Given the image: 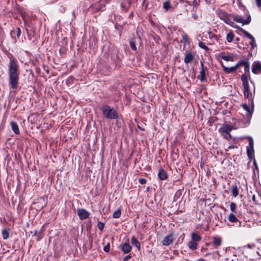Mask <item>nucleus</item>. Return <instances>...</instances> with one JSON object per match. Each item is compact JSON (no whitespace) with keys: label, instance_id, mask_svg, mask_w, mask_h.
<instances>
[{"label":"nucleus","instance_id":"obj_31","mask_svg":"<svg viewBox=\"0 0 261 261\" xmlns=\"http://www.w3.org/2000/svg\"><path fill=\"white\" fill-rule=\"evenodd\" d=\"M221 59L226 61H233V58L229 55H223L221 56Z\"/></svg>","mask_w":261,"mask_h":261},{"label":"nucleus","instance_id":"obj_62","mask_svg":"<svg viewBox=\"0 0 261 261\" xmlns=\"http://www.w3.org/2000/svg\"><path fill=\"white\" fill-rule=\"evenodd\" d=\"M236 40H239V38H236Z\"/></svg>","mask_w":261,"mask_h":261},{"label":"nucleus","instance_id":"obj_29","mask_svg":"<svg viewBox=\"0 0 261 261\" xmlns=\"http://www.w3.org/2000/svg\"><path fill=\"white\" fill-rule=\"evenodd\" d=\"M247 75L246 74H244L241 76V80L243 83V86H246L248 84Z\"/></svg>","mask_w":261,"mask_h":261},{"label":"nucleus","instance_id":"obj_39","mask_svg":"<svg viewBox=\"0 0 261 261\" xmlns=\"http://www.w3.org/2000/svg\"><path fill=\"white\" fill-rule=\"evenodd\" d=\"M97 227L98 229L102 231L105 227V223L101 222H98Z\"/></svg>","mask_w":261,"mask_h":261},{"label":"nucleus","instance_id":"obj_16","mask_svg":"<svg viewBox=\"0 0 261 261\" xmlns=\"http://www.w3.org/2000/svg\"><path fill=\"white\" fill-rule=\"evenodd\" d=\"M228 221L231 223H238V224L237 225L238 227L241 226V222H240L239 219L235 216V215L233 213H230L228 217Z\"/></svg>","mask_w":261,"mask_h":261},{"label":"nucleus","instance_id":"obj_51","mask_svg":"<svg viewBox=\"0 0 261 261\" xmlns=\"http://www.w3.org/2000/svg\"><path fill=\"white\" fill-rule=\"evenodd\" d=\"M132 257V255L129 254V255H127L126 256H125L123 258V261H127L130 258Z\"/></svg>","mask_w":261,"mask_h":261},{"label":"nucleus","instance_id":"obj_7","mask_svg":"<svg viewBox=\"0 0 261 261\" xmlns=\"http://www.w3.org/2000/svg\"><path fill=\"white\" fill-rule=\"evenodd\" d=\"M175 239L173 233L171 232L164 238L162 241V244L164 246H169L173 243Z\"/></svg>","mask_w":261,"mask_h":261},{"label":"nucleus","instance_id":"obj_13","mask_svg":"<svg viewBox=\"0 0 261 261\" xmlns=\"http://www.w3.org/2000/svg\"><path fill=\"white\" fill-rule=\"evenodd\" d=\"M244 88V95L245 98H248L249 101L253 99L252 94L250 92L249 86V85H247L246 86H243Z\"/></svg>","mask_w":261,"mask_h":261},{"label":"nucleus","instance_id":"obj_28","mask_svg":"<svg viewBox=\"0 0 261 261\" xmlns=\"http://www.w3.org/2000/svg\"><path fill=\"white\" fill-rule=\"evenodd\" d=\"M247 61L248 60H241L238 63H237L235 65V67L236 69L237 70L241 66H244V65L246 64Z\"/></svg>","mask_w":261,"mask_h":261},{"label":"nucleus","instance_id":"obj_25","mask_svg":"<svg viewBox=\"0 0 261 261\" xmlns=\"http://www.w3.org/2000/svg\"><path fill=\"white\" fill-rule=\"evenodd\" d=\"M2 235L4 240H7L9 237V230L8 229H4L2 231Z\"/></svg>","mask_w":261,"mask_h":261},{"label":"nucleus","instance_id":"obj_49","mask_svg":"<svg viewBox=\"0 0 261 261\" xmlns=\"http://www.w3.org/2000/svg\"><path fill=\"white\" fill-rule=\"evenodd\" d=\"M192 17L193 18L194 21H196L198 19V16L196 13H194L192 14Z\"/></svg>","mask_w":261,"mask_h":261},{"label":"nucleus","instance_id":"obj_15","mask_svg":"<svg viewBox=\"0 0 261 261\" xmlns=\"http://www.w3.org/2000/svg\"><path fill=\"white\" fill-rule=\"evenodd\" d=\"M132 2L129 0H124L121 3V8L122 9V10L125 12H127L131 6Z\"/></svg>","mask_w":261,"mask_h":261},{"label":"nucleus","instance_id":"obj_58","mask_svg":"<svg viewBox=\"0 0 261 261\" xmlns=\"http://www.w3.org/2000/svg\"><path fill=\"white\" fill-rule=\"evenodd\" d=\"M138 128L140 129V130H144V129H143L142 127H141L139 125H138Z\"/></svg>","mask_w":261,"mask_h":261},{"label":"nucleus","instance_id":"obj_17","mask_svg":"<svg viewBox=\"0 0 261 261\" xmlns=\"http://www.w3.org/2000/svg\"><path fill=\"white\" fill-rule=\"evenodd\" d=\"M221 65L222 67L223 71L226 73H227V74L233 72L237 70V69L235 67V66L231 67H227L223 65V63L222 61L221 62Z\"/></svg>","mask_w":261,"mask_h":261},{"label":"nucleus","instance_id":"obj_61","mask_svg":"<svg viewBox=\"0 0 261 261\" xmlns=\"http://www.w3.org/2000/svg\"><path fill=\"white\" fill-rule=\"evenodd\" d=\"M258 196L261 198V194L258 193Z\"/></svg>","mask_w":261,"mask_h":261},{"label":"nucleus","instance_id":"obj_55","mask_svg":"<svg viewBox=\"0 0 261 261\" xmlns=\"http://www.w3.org/2000/svg\"><path fill=\"white\" fill-rule=\"evenodd\" d=\"M37 241H39L41 239V237H40L39 235L37 236Z\"/></svg>","mask_w":261,"mask_h":261},{"label":"nucleus","instance_id":"obj_60","mask_svg":"<svg viewBox=\"0 0 261 261\" xmlns=\"http://www.w3.org/2000/svg\"><path fill=\"white\" fill-rule=\"evenodd\" d=\"M212 254L211 253H206L205 256H207V255H211Z\"/></svg>","mask_w":261,"mask_h":261},{"label":"nucleus","instance_id":"obj_43","mask_svg":"<svg viewBox=\"0 0 261 261\" xmlns=\"http://www.w3.org/2000/svg\"><path fill=\"white\" fill-rule=\"evenodd\" d=\"M143 7H144V10H146L148 7V3L146 2V0H143L142 3Z\"/></svg>","mask_w":261,"mask_h":261},{"label":"nucleus","instance_id":"obj_22","mask_svg":"<svg viewBox=\"0 0 261 261\" xmlns=\"http://www.w3.org/2000/svg\"><path fill=\"white\" fill-rule=\"evenodd\" d=\"M191 241L197 242L201 241L202 238L197 233L192 232L191 233Z\"/></svg>","mask_w":261,"mask_h":261},{"label":"nucleus","instance_id":"obj_10","mask_svg":"<svg viewBox=\"0 0 261 261\" xmlns=\"http://www.w3.org/2000/svg\"><path fill=\"white\" fill-rule=\"evenodd\" d=\"M77 214L79 218L82 220L88 218L89 216V213L84 208H78Z\"/></svg>","mask_w":261,"mask_h":261},{"label":"nucleus","instance_id":"obj_33","mask_svg":"<svg viewBox=\"0 0 261 261\" xmlns=\"http://www.w3.org/2000/svg\"><path fill=\"white\" fill-rule=\"evenodd\" d=\"M198 46L203 49H204L205 51H208L209 50V48L204 43H203L202 41H199L198 42Z\"/></svg>","mask_w":261,"mask_h":261},{"label":"nucleus","instance_id":"obj_20","mask_svg":"<svg viewBox=\"0 0 261 261\" xmlns=\"http://www.w3.org/2000/svg\"><path fill=\"white\" fill-rule=\"evenodd\" d=\"M130 242H131V244L133 246H135L137 248L138 250L139 251L140 250V249H141L140 243L138 241V240L136 238V237L135 236H133L131 238Z\"/></svg>","mask_w":261,"mask_h":261},{"label":"nucleus","instance_id":"obj_21","mask_svg":"<svg viewBox=\"0 0 261 261\" xmlns=\"http://www.w3.org/2000/svg\"><path fill=\"white\" fill-rule=\"evenodd\" d=\"M231 188L232 195L234 197H236L237 196H238V195H239V190H238L237 185L236 184L232 185Z\"/></svg>","mask_w":261,"mask_h":261},{"label":"nucleus","instance_id":"obj_18","mask_svg":"<svg viewBox=\"0 0 261 261\" xmlns=\"http://www.w3.org/2000/svg\"><path fill=\"white\" fill-rule=\"evenodd\" d=\"M21 31L19 28H16L15 29H13L10 32V35L12 37L15 38L17 36L19 38L21 35Z\"/></svg>","mask_w":261,"mask_h":261},{"label":"nucleus","instance_id":"obj_36","mask_svg":"<svg viewBox=\"0 0 261 261\" xmlns=\"http://www.w3.org/2000/svg\"><path fill=\"white\" fill-rule=\"evenodd\" d=\"M244 71L245 73H249V70H250V63L248 60L246 63V64L244 65Z\"/></svg>","mask_w":261,"mask_h":261},{"label":"nucleus","instance_id":"obj_50","mask_svg":"<svg viewBox=\"0 0 261 261\" xmlns=\"http://www.w3.org/2000/svg\"><path fill=\"white\" fill-rule=\"evenodd\" d=\"M255 4L258 8L261 7V0H255Z\"/></svg>","mask_w":261,"mask_h":261},{"label":"nucleus","instance_id":"obj_4","mask_svg":"<svg viewBox=\"0 0 261 261\" xmlns=\"http://www.w3.org/2000/svg\"><path fill=\"white\" fill-rule=\"evenodd\" d=\"M237 28L240 32L243 33L246 37L251 40L249 44L251 45V48H253L256 46L255 40L252 35L240 27H237Z\"/></svg>","mask_w":261,"mask_h":261},{"label":"nucleus","instance_id":"obj_26","mask_svg":"<svg viewBox=\"0 0 261 261\" xmlns=\"http://www.w3.org/2000/svg\"><path fill=\"white\" fill-rule=\"evenodd\" d=\"M254 153V149L251 150L249 147H247V154L249 160V162H250L253 158V154Z\"/></svg>","mask_w":261,"mask_h":261},{"label":"nucleus","instance_id":"obj_30","mask_svg":"<svg viewBox=\"0 0 261 261\" xmlns=\"http://www.w3.org/2000/svg\"><path fill=\"white\" fill-rule=\"evenodd\" d=\"M234 38V35L232 31H230L227 34V37L226 39L227 41L228 42H231L233 40V39Z\"/></svg>","mask_w":261,"mask_h":261},{"label":"nucleus","instance_id":"obj_2","mask_svg":"<svg viewBox=\"0 0 261 261\" xmlns=\"http://www.w3.org/2000/svg\"><path fill=\"white\" fill-rule=\"evenodd\" d=\"M218 15L221 20L230 25H231V23H233V22L231 20V18H232L233 21L242 23L243 25L249 24L251 20V17L250 15L246 19H243L242 18L238 17V15L228 13L226 11L222 9L218 10Z\"/></svg>","mask_w":261,"mask_h":261},{"label":"nucleus","instance_id":"obj_37","mask_svg":"<svg viewBox=\"0 0 261 261\" xmlns=\"http://www.w3.org/2000/svg\"><path fill=\"white\" fill-rule=\"evenodd\" d=\"M249 141V146L248 147L250 148L251 150H253L254 149V141L253 139L251 137H249L248 139Z\"/></svg>","mask_w":261,"mask_h":261},{"label":"nucleus","instance_id":"obj_3","mask_svg":"<svg viewBox=\"0 0 261 261\" xmlns=\"http://www.w3.org/2000/svg\"><path fill=\"white\" fill-rule=\"evenodd\" d=\"M102 114L106 119H118L119 115L117 111L108 105H103L101 107Z\"/></svg>","mask_w":261,"mask_h":261},{"label":"nucleus","instance_id":"obj_12","mask_svg":"<svg viewBox=\"0 0 261 261\" xmlns=\"http://www.w3.org/2000/svg\"><path fill=\"white\" fill-rule=\"evenodd\" d=\"M252 72L254 74H260L261 73V63L259 61L254 62L252 65Z\"/></svg>","mask_w":261,"mask_h":261},{"label":"nucleus","instance_id":"obj_45","mask_svg":"<svg viewBox=\"0 0 261 261\" xmlns=\"http://www.w3.org/2000/svg\"><path fill=\"white\" fill-rule=\"evenodd\" d=\"M147 182V180L145 178H141L139 179V182L141 185L145 184Z\"/></svg>","mask_w":261,"mask_h":261},{"label":"nucleus","instance_id":"obj_8","mask_svg":"<svg viewBox=\"0 0 261 261\" xmlns=\"http://www.w3.org/2000/svg\"><path fill=\"white\" fill-rule=\"evenodd\" d=\"M119 248L124 254L129 253L131 251L132 249V246L129 244L128 239H127L125 243L121 244Z\"/></svg>","mask_w":261,"mask_h":261},{"label":"nucleus","instance_id":"obj_9","mask_svg":"<svg viewBox=\"0 0 261 261\" xmlns=\"http://www.w3.org/2000/svg\"><path fill=\"white\" fill-rule=\"evenodd\" d=\"M195 58L194 53L191 51H187L185 54L184 62L186 64L191 63Z\"/></svg>","mask_w":261,"mask_h":261},{"label":"nucleus","instance_id":"obj_40","mask_svg":"<svg viewBox=\"0 0 261 261\" xmlns=\"http://www.w3.org/2000/svg\"><path fill=\"white\" fill-rule=\"evenodd\" d=\"M222 135H223L224 137L227 140H230L231 139V136L230 133H226Z\"/></svg>","mask_w":261,"mask_h":261},{"label":"nucleus","instance_id":"obj_59","mask_svg":"<svg viewBox=\"0 0 261 261\" xmlns=\"http://www.w3.org/2000/svg\"><path fill=\"white\" fill-rule=\"evenodd\" d=\"M247 247L249 248H250V249L252 248V247H251V246L250 244H248L247 245Z\"/></svg>","mask_w":261,"mask_h":261},{"label":"nucleus","instance_id":"obj_32","mask_svg":"<svg viewBox=\"0 0 261 261\" xmlns=\"http://www.w3.org/2000/svg\"><path fill=\"white\" fill-rule=\"evenodd\" d=\"M129 46L131 48V49L134 51H136L137 48V46L136 45V42L133 40H130L129 41Z\"/></svg>","mask_w":261,"mask_h":261},{"label":"nucleus","instance_id":"obj_54","mask_svg":"<svg viewBox=\"0 0 261 261\" xmlns=\"http://www.w3.org/2000/svg\"><path fill=\"white\" fill-rule=\"evenodd\" d=\"M39 233L38 232V230H35L34 231V233L33 236H37L39 235Z\"/></svg>","mask_w":261,"mask_h":261},{"label":"nucleus","instance_id":"obj_56","mask_svg":"<svg viewBox=\"0 0 261 261\" xmlns=\"http://www.w3.org/2000/svg\"><path fill=\"white\" fill-rule=\"evenodd\" d=\"M186 3L190 6H192V2L187 1Z\"/></svg>","mask_w":261,"mask_h":261},{"label":"nucleus","instance_id":"obj_57","mask_svg":"<svg viewBox=\"0 0 261 261\" xmlns=\"http://www.w3.org/2000/svg\"><path fill=\"white\" fill-rule=\"evenodd\" d=\"M36 71L38 73H39V72H40V69H39V68H36Z\"/></svg>","mask_w":261,"mask_h":261},{"label":"nucleus","instance_id":"obj_35","mask_svg":"<svg viewBox=\"0 0 261 261\" xmlns=\"http://www.w3.org/2000/svg\"><path fill=\"white\" fill-rule=\"evenodd\" d=\"M181 195V191L180 190H178L174 196V201H176L179 199Z\"/></svg>","mask_w":261,"mask_h":261},{"label":"nucleus","instance_id":"obj_23","mask_svg":"<svg viewBox=\"0 0 261 261\" xmlns=\"http://www.w3.org/2000/svg\"><path fill=\"white\" fill-rule=\"evenodd\" d=\"M213 244L215 246H220L221 245V239L219 237H215L213 238Z\"/></svg>","mask_w":261,"mask_h":261},{"label":"nucleus","instance_id":"obj_46","mask_svg":"<svg viewBox=\"0 0 261 261\" xmlns=\"http://www.w3.org/2000/svg\"><path fill=\"white\" fill-rule=\"evenodd\" d=\"M199 5V1H197V0H193L192 2V6L194 7H197Z\"/></svg>","mask_w":261,"mask_h":261},{"label":"nucleus","instance_id":"obj_63","mask_svg":"<svg viewBox=\"0 0 261 261\" xmlns=\"http://www.w3.org/2000/svg\"><path fill=\"white\" fill-rule=\"evenodd\" d=\"M253 90H254V92H255V87L254 86Z\"/></svg>","mask_w":261,"mask_h":261},{"label":"nucleus","instance_id":"obj_11","mask_svg":"<svg viewBox=\"0 0 261 261\" xmlns=\"http://www.w3.org/2000/svg\"><path fill=\"white\" fill-rule=\"evenodd\" d=\"M234 128L232 125L223 124L219 129L218 131L221 134H224L226 133H230Z\"/></svg>","mask_w":261,"mask_h":261},{"label":"nucleus","instance_id":"obj_47","mask_svg":"<svg viewBox=\"0 0 261 261\" xmlns=\"http://www.w3.org/2000/svg\"><path fill=\"white\" fill-rule=\"evenodd\" d=\"M182 39H183V40L184 41V42L185 43L188 42L189 38H188V36L186 34H185V35H182Z\"/></svg>","mask_w":261,"mask_h":261},{"label":"nucleus","instance_id":"obj_53","mask_svg":"<svg viewBox=\"0 0 261 261\" xmlns=\"http://www.w3.org/2000/svg\"><path fill=\"white\" fill-rule=\"evenodd\" d=\"M26 31H27V35H28V36L30 40L31 39V34L29 33V31H28V29H26Z\"/></svg>","mask_w":261,"mask_h":261},{"label":"nucleus","instance_id":"obj_38","mask_svg":"<svg viewBox=\"0 0 261 261\" xmlns=\"http://www.w3.org/2000/svg\"><path fill=\"white\" fill-rule=\"evenodd\" d=\"M236 207H237V205H236V204L234 202H231L230 203V211L232 213H234L235 212V210L236 209Z\"/></svg>","mask_w":261,"mask_h":261},{"label":"nucleus","instance_id":"obj_44","mask_svg":"<svg viewBox=\"0 0 261 261\" xmlns=\"http://www.w3.org/2000/svg\"><path fill=\"white\" fill-rule=\"evenodd\" d=\"M185 239V234L182 233L177 239V242L178 243L182 242L183 240Z\"/></svg>","mask_w":261,"mask_h":261},{"label":"nucleus","instance_id":"obj_24","mask_svg":"<svg viewBox=\"0 0 261 261\" xmlns=\"http://www.w3.org/2000/svg\"><path fill=\"white\" fill-rule=\"evenodd\" d=\"M197 243L196 242L190 241L189 242L188 246V247L192 250H195L197 248Z\"/></svg>","mask_w":261,"mask_h":261},{"label":"nucleus","instance_id":"obj_1","mask_svg":"<svg viewBox=\"0 0 261 261\" xmlns=\"http://www.w3.org/2000/svg\"><path fill=\"white\" fill-rule=\"evenodd\" d=\"M9 59L8 71L9 85L11 88L16 89L18 88L19 79V65L17 59L13 56Z\"/></svg>","mask_w":261,"mask_h":261},{"label":"nucleus","instance_id":"obj_42","mask_svg":"<svg viewBox=\"0 0 261 261\" xmlns=\"http://www.w3.org/2000/svg\"><path fill=\"white\" fill-rule=\"evenodd\" d=\"M252 200L253 202V203L255 205H257L258 204V200L256 199L255 195L253 194L252 196Z\"/></svg>","mask_w":261,"mask_h":261},{"label":"nucleus","instance_id":"obj_6","mask_svg":"<svg viewBox=\"0 0 261 261\" xmlns=\"http://www.w3.org/2000/svg\"><path fill=\"white\" fill-rule=\"evenodd\" d=\"M250 101L251 104V108H250V107L245 103H242L241 105L242 108L246 111V116L249 119H250L252 117L254 107L253 100L251 99Z\"/></svg>","mask_w":261,"mask_h":261},{"label":"nucleus","instance_id":"obj_64","mask_svg":"<svg viewBox=\"0 0 261 261\" xmlns=\"http://www.w3.org/2000/svg\"><path fill=\"white\" fill-rule=\"evenodd\" d=\"M202 261H206V260H203V259H202Z\"/></svg>","mask_w":261,"mask_h":261},{"label":"nucleus","instance_id":"obj_5","mask_svg":"<svg viewBox=\"0 0 261 261\" xmlns=\"http://www.w3.org/2000/svg\"><path fill=\"white\" fill-rule=\"evenodd\" d=\"M207 68L204 66L203 62L200 61V72L197 79H199L201 82L206 81V71H207Z\"/></svg>","mask_w":261,"mask_h":261},{"label":"nucleus","instance_id":"obj_52","mask_svg":"<svg viewBox=\"0 0 261 261\" xmlns=\"http://www.w3.org/2000/svg\"><path fill=\"white\" fill-rule=\"evenodd\" d=\"M238 147L237 146H235V145H230L228 147V149H234V148H237Z\"/></svg>","mask_w":261,"mask_h":261},{"label":"nucleus","instance_id":"obj_48","mask_svg":"<svg viewBox=\"0 0 261 261\" xmlns=\"http://www.w3.org/2000/svg\"><path fill=\"white\" fill-rule=\"evenodd\" d=\"M253 166H254L255 169L257 171H258V167L255 159L253 160Z\"/></svg>","mask_w":261,"mask_h":261},{"label":"nucleus","instance_id":"obj_34","mask_svg":"<svg viewBox=\"0 0 261 261\" xmlns=\"http://www.w3.org/2000/svg\"><path fill=\"white\" fill-rule=\"evenodd\" d=\"M121 212L120 209H118L113 213V217L114 218H119L121 216Z\"/></svg>","mask_w":261,"mask_h":261},{"label":"nucleus","instance_id":"obj_14","mask_svg":"<svg viewBox=\"0 0 261 261\" xmlns=\"http://www.w3.org/2000/svg\"><path fill=\"white\" fill-rule=\"evenodd\" d=\"M158 177L159 178V179L162 180H166L168 178V175L167 173L166 172V171L164 169H163L162 168H161L159 169V172L158 174Z\"/></svg>","mask_w":261,"mask_h":261},{"label":"nucleus","instance_id":"obj_27","mask_svg":"<svg viewBox=\"0 0 261 261\" xmlns=\"http://www.w3.org/2000/svg\"><path fill=\"white\" fill-rule=\"evenodd\" d=\"M163 8L166 10V11H168L169 9L171 7L170 1H165L163 3Z\"/></svg>","mask_w":261,"mask_h":261},{"label":"nucleus","instance_id":"obj_41","mask_svg":"<svg viewBox=\"0 0 261 261\" xmlns=\"http://www.w3.org/2000/svg\"><path fill=\"white\" fill-rule=\"evenodd\" d=\"M110 250V244L108 243L104 247L103 251L106 252H108Z\"/></svg>","mask_w":261,"mask_h":261},{"label":"nucleus","instance_id":"obj_19","mask_svg":"<svg viewBox=\"0 0 261 261\" xmlns=\"http://www.w3.org/2000/svg\"><path fill=\"white\" fill-rule=\"evenodd\" d=\"M10 125H11V128H12V130L13 131V132L16 135H19L20 134V132H19L18 125V124L17 123V122L12 121L10 122Z\"/></svg>","mask_w":261,"mask_h":261}]
</instances>
